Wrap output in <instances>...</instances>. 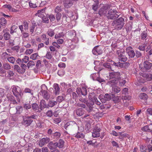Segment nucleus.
<instances>
[{"label": "nucleus", "mask_w": 152, "mask_h": 152, "mask_svg": "<svg viewBox=\"0 0 152 152\" xmlns=\"http://www.w3.org/2000/svg\"><path fill=\"white\" fill-rule=\"evenodd\" d=\"M150 125H146L141 128V130L144 132H152V129H151L150 126Z\"/></svg>", "instance_id": "6ab92c4d"}, {"label": "nucleus", "mask_w": 152, "mask_h": 152, "mask_svg": "<svg viewBox=\"0 0 152 152\" xmlns=\"http://www.w3.org/2000/svg\"><path fill=\"white\" fill-rule=\"evenodd\" d=\"M76 92L78 94L80 95L81 94L84 96L86 95L87 93L86 89L84 87H83L81 89L77 88V89Z\"/></svg>", "instance_id": "9d476101"}, {"label": "nucleus", "mask_w": 152, "mask_h": 152, "mask_svg": "<svg viewBox=\"0 0 152 152\" xmlns=\"http://www.w3.org/2000/svg\"><path fill=\"white\" fill-rule=\"evenodd\" d=\"M146 46V45L144 44L141 45H140L139 46L138 48L140 50L143 51L145 50Z\"/></svg>", "instance_id": "680f3d73"}, {"label": "nucleus", "mask_w": 152, "mask_h": 152, "mask_svg": "<svg viewBox=\"0 0 152 152\" xmlns=\"http://www.w3.org/2000/svg\"><path fill=\"white\" fill-rule=\"evenodd\" d=\"M7 60L13 64L15 61V58L13 57H8L7 58Z\"/></svg>", "instance_id": "37998d69"}, {"label": "nucleus", "mask_w": 152, "mask_h": 152, "mask_svg": "<svg viewBox=\"0 0 152 152\" xmlns=\"http://www.w3.org/2000/svg\"><path fill=\"white\" fill-rule=\"evenodd\" d=\"M54 138L57 139L59 138L61 135V134L60 132H56L53 134Z\"/></svg>", "instance_id": "09e8293b"}, {"label": "nucleus", "mask_w": 152, "mask_h": 152, "mask_svg": "<svg viewBox=\"0 0 152 152\" xmlns=\"http://www.w3.org/2000/svg\"><path fill=\"white\" fill-rule=\"evenodd\" d=\"M116 11L110 10L106 15L108 19H115L119 16L118 14H116Z\"/></svg>", "instance_id": "7ed1b4c3"}, {"label": "nucleus", "mask_w": 152, "mask_h": 152, "mask_svg": "<svg viewBox=\"0 0 152 152\" xmlns=\"http://www.w3.org/2000/svg\"><path fill=\"white\" fill-rule=\"evenodd\" d=\"M109 8V6L107 5L103 7L99 10V15L101 16L105 15L107 13V10Z\"/></svg>", "instance_id": "1a4fd4ad"}, {"label": "nucleus", "mask_w": 152, "mask_h": 152, "mask_svg": "<svg viewBox=\"0 0 152 152\" xmlns=\"http://www.w3.org/2000/svg\"><path fill=\"white\" fill-rule=\"evenodd\" d=\"M48 147L50 149H53L57 147V142L53 143L50 142L48 145Z\"/></svg>", "instance_id": "dca6fc26"}, {"label": "nucleus", "mask_w": 152, "mask_h": 152, "mask_svg": "<svg viewBox=\"0 0 152 152\" xmlns=\"http://www.w3.org/2000/svg\"><path fill=\"white\" fill-rule=\"evenodd\" d=\"M126 50L130 58H133L135 56V53L134 51L132 50L131 47H129L126 48Z\"/></svg>", "instance_id": "9b49d317"}, {"label": "nucleus", "mask_w": 152, "mask_h": 152, "mask_svg": "<svg viewBox=\"0 0 152 152\" xmlns=\"http://www.w3.org/2000/svg\"><path fill=\"white\" fill-rule=\"evenodd\" d=\"M75 137L77 138H83L84 137V135L82 133L77 132L75 135Z\"/></svg>", "instance_id": "c9c22d12"}, {"label": "nucleus", "mask_w": 152, "mask_h": 152, "mask_svg": "<svg viewBox=\"0 0 152 152\" xmlns=\"http://www.w3.org/2000/svg\"><path fill=\"white\" fill-rule=\"evenodd\" d=\"M74 125L75 126H76V124L74 121H69L67 122L64 126V128L66 129H67V128L70 129V126Z\"/></svg>", "instance_id": "a211bd4d"}, {"label": "nucleus", "mask_w": 152, "mask_h": 152, "mask_svg": "<svg viewBox=\"0 0 152 152\" xmlns=\"http://www.w3.org/2000/svg\"><path fill=\"white\" fill-rule=\"evenodd\" d=\"M38 56L37 53H34L31 55L30 58L33 60H36L37 59Z\"/></svg>", "instance_id": "e433bc0d"}, {"label": "nucleus", "mask_w": 152, "mask_h": 152, "mask_svg": "<svg viewBox=\"0 0 152 152\" xmlns=\"http://www.w3.org/2000/svg\"><path fill=\"white\" fill-rule=\"evenodd\" d=\"M103 66L105 68L108 69H110L112 70L111 68V65L110 64L108 63H105L103 64Z\"/></svg>", "instance_id": "6e6d98bb"}, {"label": "nucleus", "mask_w": 152, "mask_h": 152, "mask_svg": "<svg viewBox=\"0 0 152 152\" xmlns=\"http://www.w3.org/2000/svg\"><path fill=\"white\" fill-rule=\"evenodd\" d=\"M111 134L117 137L118 136H119V134H121V132H118V133H117L115 131L113 130V131H112V132L111 133Z\"/></svg>", "instance_id": "e2e57ef3"}, {"label": "nucleus", "mask_w": 152, "mask_h": 152, "mask_svg": "<svg viewBox=\"0 0 152 152\" xmlns=\"http://www.w3.org/2000/svg\"><path fill=\"white\" fill-rule=\"evenodd\" d=\"M24 91L25 93H30L32 95L33 94L32 90H31L30 89L28 88H25Z\"/></svg>", "instance_id": "4d7b16f0"}, {"label": "nucleus", "mask_w": 152, "mask_h": 152, "mask_svg": "<svg viewBox=\"0 0 152 152\" xmlns=\"http://www.w3.org/2000/svg\"><path fill=\"white\" fill-rule=\"evenodd\" d=\"M64 141L63 140L60 139L58 142H57V147L60 148H62L64 146Z\"/></svg>", "instance_id": "bb28decb"}, {"label": "nucleus", "mask_w": 152, "mask_h": 152, "mask_svg": "<svg viewBox=\"0 0 152 152\" xmlns=\"http://www.w3.org/2000/svg\"><path fill=\"white\" fill-rule=\"evenodd\" d=\"M16 111V113H20L22 111L23 108L21 106H18L17 107L15 108H14Z\"/></svg>", "instance_id": "ea45409f"}, {"label": "nucleus", "mask_w": 152, "mask_h": 152, "mask_svg": "<svg viewBox=\"0 0 152 152\" xmlns=\"http://www.w3.org/2000/svg\"><path fill=\"white\" fill-rule=\"evenodd\" d=\"M7 20L3 18H1L0 19V23L2 26H4L6 24Z\"/></svg>", "instance_id": "c03bdc74"}, {"label": "nucleus", "mask_w": 152, "mask_h": 152, "mask_svg": "<svg viewBox=\"0 0 152 152\" xmlns=\"http://www.w3.org/2000/svg\"><path fill=\"white\" fill-rule=\"evenodd\" d=\"M23 107L24 108L27 110H28L31 108V106L30 104L28 103H27L25 104H24Z\"/></svg>", "instance_id": "774afa93"}, {"label": "nucleus", "mask_w": 152, "mask_h": 152, "mask_svg": "<svg viewBox=\"0 0 152 152\" xmlns=\"http://www.w3.org/2000/svg\"><path fill=\"white\" fill-rule=\"evenodd\" d=\"M3 8L8 9L10 11L16 12L17 11L16 9L12 8L10 5L5 4L3 5Z\"/></svg>", "instance_id": "5701e85b"}, {"label": "nucleus", "mask_w": 152, "mask_h": 152, "mask_svg": "<svg viewBox=\"0 0 152 152\" xmlns=\"http://www.w3.org/2000/svg\"><path fill=\"white\" fill-rule=\"evenodd\" d=\"M57 104V102L53 99L50 100L48 102V105L50 107H52Z\"/></svg>", "instance_id": "393cba45"}, {"label": "nucleus", "mask_w": 152, "mask_h": 152, "mask_svg": "<svg viewBox=\"0 0 152 152\" xmlns=\"http://www.w3.org/2000/svg\"><path fill=\"white\" fill-rule=\"evenodd\" d=\"M3 68L5 69L8 70L11 68V66L10 64L7 63H4L3 64Z\"/></svg>", "instance_id": "a19ab883"}, {"label": "nucleus", "mask_w": 152, "mask_h": 152, "mask_svg": "<svg viewBox=\"0 0 152 152\" xmlns=\"http://www.w3.org/2000/svg\"><path fill=\"white\" fill-rule=\"evenodd\" d=\"M7 97L9 101L13 102L14 103H16V101L14 99V97L10 94H8L7 95Z\"/></svg>", "instance_id": "cd10ccee"}, {"label": "nucleus", "mask_w": 152, "mask_h": 152, "mask_svg": "<svg viewBox=\"0 0 152 152\" xmlns=\"http://www.w3.org/2000/svg\"><path fill=\"white\" fill-rule=\"evenodd\" d=\"M27 66L25 64H22L21 65V67L22 68V69H20L21 73H24L27 68Z\"/></svg>", "instance_id": "72a5a7b5"}, {"label": "nucleus", "mask_w": 152, "mask_h": 152, "mask_svg": "<svg viewBox=\"0 0 152 152\" xmlns=\"http://www.w3.org/2000/svg\"><path fill=\"white\" fill-rule=\"evenodd\" d=\"M112 99L113 101L115 103L119 102L121 100V97L118 96H115L113 94H112Z\"/></svg>", "instance_id": "c85d7f7f"}, {"label": "nucleus", "mask_w": 152, "mask_h": 152, "mask_svg": "<svg viewBox=\"0 0 152 152\" xmlns=\"http://www.w3.org/2000/svg\"><path fill=\"white\" fill-rule=\"evenodd\" d=\"M33 122V120L30 119L28 116H24L23 117L22 124L26 126H29Z\"/></svg>", "instance_id": "0eeeda50"}, {"label": "nucleus", "mask_w": 152, "mask_h": 152, "mask_svg": "<svg viewBox=\"0 0 152 152\" xmlns=\"http://www.w3.org/2000/svg\"><path fill=\"white\" fill-rule=\"evenodd\" d=\"M49 138H43L39 142V145L40 147H42L45 143H48L50 141Z\"/></svg>", "instance_id": "4468645a"}, {"label": "nucleus", "mask_w": 152, "mask_h": 152, "mask_svg": "<svg viewBox=\"0 0 152 152\" xmlns=\"http://www.w3.org/2000/svg\"><path fill=\"white\" fill-rule=\"evenodd\" d=\"M119 59L121 61L125 62L126 61L127 58L125 56V55H123L122 56L120 57Z\"/></svg>", "instance_id": "13d9d810"}, {"label": "nucleus", "mask_w": 152, "mask_h": 152, "mask_svg": "<svg viewBox=\"0 0 152 152\" xmlns=\"http://www.w3.org/2000/svg\"><path fill=\"white\" fill-rule=\"evenodd\" d=\"M37 0H31L29 2V5L30 7L32 8H35L37 7L36 3Z\"/></svg>", "instance_id": "a878e982"}, {"label": "nucleus", "mask_w": 152, "mask_h": 152, "mask_svg": "<svg viewBox=\"0 0 152 152\" xmlns=\"http://www.w3.org/2000/svg\"><path fill=\"white\" fill-rule=\"evenodd\" d=\"M45 12V10L44 9L38 10L36 14V15L40 18H43L44 16V14Z\"/></svg>", "instance_id": "f3484780"}, {"label": "nucleus", "mask_w": 152, "mask_h": 152, "mask_svg": "<svg viewBox=\"0 0 152 152\" xmlns=\"http://www.w3.org/2000/svg\"><path fill=\"white\" fill-rule=\"evenodd\" d=\"M76 112L77 115L81 116L84 114L85 113L83 109L81 108H78L76 110Z\"/></svg>", "instance_id": "4be33fe9"}, {"label": "nucleus", "mask_w": 152, "mask_h": 152, "mask_svg": "<svg viewBox=\"0 0 152 152\" xmlns=\"http://www.w3.org/2000/svg\"><path fill=\"white\" fill-rule=\"evenodd\" d=\"M143 66L144 68L146 69H149L151 68L152 66L151 63L149 62L146 61H145L143 64Z\"/></svg>", "instance_id": "aec40b11"}, {"label": "nucleus", "mask_w": 152, "mask_h": 152, "mask_svg": "<svg viewBox=\"0 0 152 152\" xmlns=\"http://www.w3.org/2000/svg\"><path fill=\"white\" fill-rule=\"evenodd\" d=\"M23 26L24 27V30L26 31L28 29V24L26 22H24L23 23Z\"/></svg>", "instance_id": "5fc2aeb1"}, {"label": "nucleus", "mask_w": 152, "mask_h": 152, "mask_svg": "<svg viewBox=\"0 0 152 152\" xmlns=\"http://www.w3.org/2000/svg\"><path fill=\"white\" fill-rule=\"evenodd\" d=\"M68 35L71 38H72L75 36L76 34L74 31H70L68 32Z\"/></svg>", "instance_id": "58836bf2"}, {"label": "nucleus", "mask_w": 152, "mask_h": 152, "mask_svg": "<svg viewBox=\"0 0 152 152\" xmlns=\"http://www.w3.org/2000/svg\"><path fill=\"white\" fill-rule=\"evenodd\" d=\"M48 34L50 37H52L54 34L55 33L53 30L52 29H49L48 31Z\"/></svg>", "instance_id": "3c124183"}, {"label": "nucleus", "mask_w": 152, "mask_h": 152, "mask_svg": "<svg viewBox=\"0 0 152 152\" xmlns=\"http://www.w3.org/2000/svg\"><path fill=\"white\" fill-rule=\"evenodd\" d=\"M147 34L145 31H144L141 34V38L143 39H145L147 37Z\"/></svg>", "instance_id": "052dcab7"}, {"label": "nucleus", "mask_w": 152, "mask_h": 152, "mask_svg": "<svg viewBox=\"0 0 152 152\" xmlns=\"http://www.w3.org/2000/svg\"><path fill=\"white\" fill-rule=\"evenodd\" d=\"M142 75L141 77L137 79L139 83H144L146 81H148L151 79L152 75L150 74L149 75L146 73L142 74Z\"/></svg>", "instance_id": "f03ea898"}, {"label": "nucleus", "mask_w": 152, "mask_h": 152, "mask_svg": "<svg viewBox=\"0 0 152 152\" xmlns=\"http://www.w3.org/2000/svg\"><path fill=\"white\" fill-rule=\"evenodd\" d=\"M122 94L126 95L128 94V88H124L121 91Z\"/></svg>", "instance_id": "603ef678"}, {"label": "nucleus", "mask_w": 152, "mask_h": 152, "mask_svg": "<svg viewBox=\"0 0 152 152\" xmlns=\"http://www.w3.org/2000/svg\"><path fill=\"white\" fill-rule=\"evenodd\" d=\"M61 8L59 6H57L55 9V12L58 13H60L59 12H61Z\"/></svg>", "instance_id": "bf43d9fd"}, {"label": "nucleus", "mask_w": 152, "mask_h": 152, "mask_svg": "<svg viewBox=\"0 0 152 152\" xmlns=\"http://www.w3.org/2000/svg\"><path fill=\"white\" fill-rule=\"evenodd\" d=\"M118 54L119 58L122 56L123 55H125V52L124 49L119 50L117 51Z\"/></svg>", "instance_id": "f704fd0d"}, {"label": "nucleus", "mask_w": 152, "mask_h": 152, "mask_svg": "<svg viewBox=\"0 0 152 152\" xmlns=\"http://www.w3.org/2000/svg\"><path fill=\"white\" fill-rule=\"evenodd\" d=\"M110 79H113L108 81L107 84L112 87L113 92L114 94L118 93L121 91V88L116 85L119 82L120 86H123L126 83V76L124 74H120V72H113L109 73Z\"/></svg>", "instance_id": "f257e3e1"}, {"label": "nucleus", "mask_w": 152, "mask_h": 152, "mask_svg": "<svg viewBox=\"0 0 152 152\" xmlns=\"http://www.w3.org/2000/svg\"><path fill=\"white\" fill-rule=\"evenodd\" d=\"M101 129L98 127L96 126L94 127L92 132V136L93 137H98L100 136V132Z\"/></svg>", "instance_id": "423d86ee"}, {"label": "nucleus", "mask_w": 152, "mask_h": 152, "mask_svg": "<svg viewBox=\"0 0 152 152\" xmlns=\"http://www.w3.org/2000/svg\"><path fill=\"white\" fill-rule=\"evenodd\" d=\"M20 88L18 86H13L12 88V92L14 95L16 97L18 101H20V98L21 97V94L20 93Z\"/></svg>", "instance_id": "20e7f679"}, {"label": "nucleus", "mask_w": 152, "mask_h": 152, "mask_svg": "<svg viewBox=\"0 0 152 152\" xmlns=\"http://www.w3.org/2000/svg\"><path fill=\"white\" fill-rule=\"evenodd\" d=\"M91 128V125L90 123H87L86 124L85 126V129L86 132L89 131Z\"/></svg>", "instance_id": "de8ad7c7"}, {"label": "nucleus", "mask_w": 152, "mask_h": 152, "mask_svg": "<svg viewBox=\"0 0 152 152\" xmlns=\"http://www.w3.org/2000/svg\"><path fill=\"white\" fill-rule=\"evenodd\" d=\"M148 146L145 145H142L140 147L141 151L142 152H146L148 150Z\"/></svg>", "instance_id": "4c0bfd02"}, {"label": "nucleus", "mask_w": 152, "mask_h": 152, "mask_svg": "<svg viewBox=\"0 0 152 152\" xmlns=\"http://www.w3.org/2000/svg\"><path fill=\"white\" fill-rule=\"evenodd\" d=\"M102 50L98 46L95 47L92 50L93 53L95 55L101 54H102Z\"/></svg>", "instance_id": "f8f14e48"}, {"label": "nucleus", "mask_w": 152, "mask_h": 152, "mask_svg": "<svg viewBox=\"0 0 152 152\" xmlns=\"http://www.w3.org/2000/svg\"><path fill=\"white\" fill-rule=\"evenodd\" d=\"M4 38L6 40H8L10 38V35L9 33H5L4 35Z\"/></svg>", "instance_id": "49530a36"}, {"label": "nucleus", "mask_w": 152, "mask_h": 152, "mask_svg": "<svg viewBox=\"0 0 152 152\" xmlns=\"http://www.w3.org/2000/svg\"><path fill=\"white\" fill-rule=\"evenodd\" d=\"M32 107L33 110L34 111H37L39 109V106L36 103H34L32 104Z\"/></svg>", "instance_id": "79ce46f5"}, {"label": "nucleus", "mask_w": 152, "mask_h": 152, "mask_svg": "<svg viewBox=\"0 0 152 152\" xmlns=\"http://www.w3.org/2000/svg\"><path fill=\"white\" fill-rule=\"evenodd\" d=\"M139 97L140 99L145 100H146L148 97L147 95L144 93L140 94L139 95Z\"/></svg>", "instance_id": "473e14b6"}, {"label": "nucleus", "mask_w": 152, "mask_h": 152, "mask_svg": "<svg viewBox=\"0 0 152 152\" xmlns=\"http://www.w3.org/2000/svg\"><path fill=\"white\" fill-rule=\"evenodd\" d=\"M40 93L41 94H42L43 98L45 99L48 100L49 98L50 97V95L48 93L47 91Z\"/></svg>", "instance_id": "c756f323"}, {"label": "nucleus", "mask_w": 152, "mask_h": 152, "mask_svg": "<svg viewBox=\"0 0 152 152\" xmlns=\"http://www.w3.org/2000/svg\"><path fill=\"white\" fill-rule=\"evenodd\" d=\"M6 71L4 70H0V76L2 77H4L6 76Z\"/></svg>", "instance_id": "338daca9"}, {"label": "nucleus", "mask_w": 152, "mask_h": 152, "mask_svg": "<svg viewBox=\"0 0 152 152\" xmlns=\"http://www.w3.org/2000/svg\"><path fill=\"white\" fill-rule=\"evenodd\" d=\"M33 51L32 49H27L25 52V54L26 55H30L32 53Z\"/></svg>", "instance_id": "0e129e2a"}, {"label": "nucleus", "mask_w": 152, "mask_h": 152, "mask_svg": "<svg viewBox=\"0 0 152 152\" xmlns=\"http://www.w3.org/2000/svg\"><path fill=\"white\" fill-rule=\"evenodd\" d=\"M40 108L42 110V108H45L47 107V105L45 101L42 100L40 102Z\"/></svg>", "instance_id": "2f4dec72"}, {"label": "nucleus", "mask_w": 152, "mask_h": 152, "mask_svg": "<svg viewBox=\"0 0 152 152\" xmlns=\"http://www.w3.org/2000/svg\"><path fill=\"white\" fill-rule=\"evenodd\" d=\"M91 77L94 80H96L101 83L104 81V80L99 77V73H93L91 75Z\"/></svg>", "instance_id": "6e6552de"}, {"label": "nucleus", "mask_w": 152, "mask_h": 152, "mask_svg": "<svg viewBox=\"0 0 152 152\" xmlns=\"http://www.w3.org/2000/svg\"><path fill=\"white\" fill-rule=\"evenodd\" d=\"M14 69L16 70L18 72L21 73L20 68L18 65H15L14 66Z\"/></svg>", "instance_id": "69168bd1"}, {"label": "nucleus", "mask_w": 152, "mask_h": 152, "mask_svg": "<svg viewBox=\"0 0 152 152\" xmlns=\"http://www.w3.org/2000/svg\"><path fill=\"white\" fill-rule=\"evenodd\" d=\"M73 4L72 0H65L64 2V5L66 8L70 7Z\"/></svg>", "instance_id": "2eb2a0df"}, {"label": "nucleus", "mask_w": 152, "mask_h": 152, "mask_svg": "<svg viewBox=\"0 0 152 152\" xmlns=\"http://www.w3.org/2000/svg\"><path fill=\"white\" fill-rule=\"evenodd\" d=\"M101 95H100L99 97L102 102L105 103L106 101L109 100L111 99V97L107 94L104 95L103 98H101Z\"/></svg>", "instance_id": "ddd939ff"}, {"label": "nucleus", "mask_w": 152, "mask_h": 152, "mask_svg": "<svg viewBox=\"0 0 152 152\" xmlns=\"http://www.w3.org/2000/svg\"><path fill=\"white\" fill-rule=\"evenodd\" d=\"M35 65V62L32 61H30L27 64V66L28 69L32 68Z\"/></svg>", "instance_id": "7c9ffc66"}, {"label": "nucleus", "mask_w": 152, "mask_h": 152, "mask_svg": "<svg viewBox=\"0 0 152 152\" xmlns=\"http://www.w3.org/2000/svg\"><path fill=\"white\" fill-rule=\"evenodd\" d=\"M124 19L122 18H120L117 19L115 22L116 28L118 30L122 28L124 24Z\"/></svg>", "instance_id": "39448f33"}, {"label": "nucleus", "mask_w": 152, "mask_h": 152, "mask_svg": "<svg viewBox=\"0 0 152 152\" xmlns=\"http://www.w3.org/2000/svg\"><path fill=\"white\" fill-rule=\"evenodd\" d=\"M47 90V88L45 84H43L41 86V90L40 93L45 91H46Z\"/></svg>", "instance_id": "8fccbe9b"}, {"label": "nucleus", "mask_w": 152, "mask_h": 152, "mask_svg": "<svg viewBox=\"0 0 152 152\" xmlns=\"http://www.w3.org/2000/svg\"><path fill=\"white\" fill-rule=\"evenodd\" d=\"M99 3H96L92 5V9L94 11H96L98 8Z\"/></svg>", "instance_id": "864d4df0"}, {"label": "nucleus", "mask_w": 152, "mask_h": 152, "mask_svg": "<svg viewBox=\"0 0 152 152\" xmlns=\"http://www.w3.org/2000/svg\"><path fill=\"white\" fill-rule=\"evenodd\" d=\"M32 26L29 28V31L31 34L33 35V34L34 32L35 27L37 26V25L34 21L32 23Z\"/></svg>", "instance_id": "412c9836"}, {"label": "nucleus", "mask_w": 152, "mask_h": 152, "mask_svg": "<svg viewBox=\"0 0 152 152\" xmlns=\"http://www.w3.org/2000/svg\"><path fill=\"white\" fill-rule=\"evenodd\" d=\"M53 87L54 88L55 93L56 95L58 94L60 91V88L58 86V85L57 84H54Z\"/></svg>", "instance_id": "b1692460"}, {"label": "nucleus", "mask_w": 152, "mask_h": 152, "mask_svg": "<svg viewBox=\"0 0 152 152\" xmlns=\"http://www.w3.org/2000/svg\"><path fill=\"white\" fill-rule=\"evenodd\" d=\"M29 60V58L26 56H25L24 57L22 58V61L23 63H26Z\"/></svg>", "instance_id": "a18cd8bd"}]
</instances>
